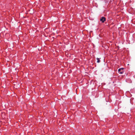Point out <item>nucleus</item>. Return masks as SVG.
<instances>
[{
	"label": "nucleus",
	"mask_w": 135,
	"mask_h": 135,
	"mask_svg": "<svg viewBox=\"0 0 135 135\" xmlns=\"http://www.w3.org/2000/svg\"><path fill=\"white\" fill-rule=\"evenodd\" d=\"M106 20V18L105 17H101L100 19V21L102 22L103 23L104 22V21H105Z\"/></svg>",
	"instance_id": "1"
},
{
	"label": "nucleus",
	"mask_w": 135,
	"mask_h": 135,
	"mask_svg": "<svg viewBox=\"0 0 135 135\" xmlns=\"http://www.w3.org/2000/svg\"><path fill=\"white\" fill-rule=\"evenodd\" d=\"M97 62L98 63H99L100 62V60L99 59V58H97Z\"/></svg>",
	"instance_id": "2"
},
{
	"label": "nucleus",
	"mask_w": 135,
	"mask_h": 135,
	"mask_svg": "<svg viewBox=\"0 0 135 135\" xmlns=\"http://www.w3.org/2000/svg\"><path fill=\"white\" fill-rule=\"evenodd\" d=\"M121 70V69H119L118 70V71H119V72H120Z\"/></svg>",
	"instance_id": "3"
},
{
	"label": "nucleus",
	"mask_w": 135,
	"mask_h": 135,
	"mask_svg": "<svg viewBox=\"0 0 135 135\" xmlns=\"http://www.w3.org/2000/svg\"><path fill=\"white\" fill-rule=\"evenodd\" d=\"M120 73L121 74H122L123 73V71H120Z\"/></svg>",
	"instance_id": "4"
},
{
	"label": "nucleus",
	"mask_w": 135,
	"mask_h": 135,
	"mask_svg": "<svg viewBox=\"0 0 135 135\" xmlns=\"http://www.w3.org/2000/svg\"><path fill=\"white\" fill-rule=\"evenodd\" d=\"M121 70H123V68H121Z\"/></svg>",
	"instance_id": "5"
}]
</instances>
